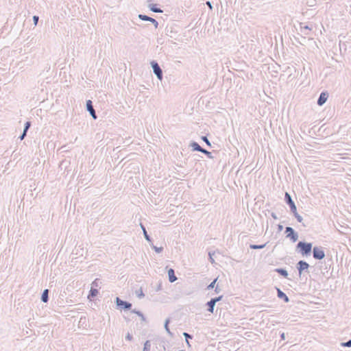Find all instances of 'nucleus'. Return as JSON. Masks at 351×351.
<instances>
[{"mask_svg":"<svg viewBox=\"0 0 351 351\" xmlns=\"http://www.w3.org/2000/svg\"><path fill=\"white\" fill-rule=\"evenodd\" d=\"M221 289L219 287V286H218V285H217V286L215 287V292L216 293H220V292H221Z\"/></svg>","mask_w":351,"mask_h":351,"instance_id":"a19ab883","label":"nucleus"},{"mask_svg":"<svg viewBox=\"0 0 351 351\" xmlns=\"http://www.w3.org/2000/svg\"><path fill=\"white\" fill-rule=\"evenodd\" d=\"M183 336L185 338V341H189V339H192L193 337V335H191L186 332H183Z\"/></svg>","mask_w":351,"mask_h":351,"instance_id":"c756f323","label":"nucleus"},{"mask_svg":"<svg viewBox=\"0 0 351 351\" xmlns=\"http://www.w3.org/2000/svg\"><path fill=\"white\" fill-rule=\"evenodd\" d=\"M30 126H31V122L30 121H27L25 123L23 131L25 132H27V131H28L29 128H30Z\"/></svg>","mask_w":351,"mask_h":351,"instance_id":"7c9ffc66","label":"nucleus"},{"mask_svg":"<svg viewBox=\"0 0 351 351\" xmlns=\"http://www.w3.org/2000/svg\"><path fill=\"white\" fill-rule=\"evenodd\" d=\"M292 213L299 223H302L303 218L298 213L297 210H295V211H293Z\"/></svg>","mask_w":351,"mask_h":351,"instance_id":"5701e85b","label":"nucleus"},{"mask_svg":"<svg viewBox=\"0 0 351 351\" xmlns=\"http://www.w3.org/2000/svg\"><path fill=\"white\" fill-rule=\"evenodd\" d=\"M150 64L154 73L156 75L159 80H162L163 78V73L158 63L156 61L153 60Z\"/></svg>","mask_w":351,"mask_h":351,"instance_id":"20e7f679","label":"nucleus"},{"mask_svg":"<svg viewBox=\"0 0 351 351\" xmlns=\"http://www.w3.org/2000/svg\"><path fill=\"white\" fill-rule=\"evenodd\" d=\"M100 282L99 279L96 278L93 282H92V287H97L99 286V284Z\"/></svg>","mask_w":351,"mask_h":351,"instance_id":"2f4dec72","label":"nucleus"},{"mask_svg":"<svg viewBox=\"0 0 351 351\" xmlns=\"http://www.w3.org/2000/svg\"><path fill=\"white\" fill-rule=\"evenodd\" d=\"M285 202L287 203V204L289 205L291 213L293 211H295V210H297L295 204L293 202V200L292 199L291 196L290 195V194L288 192H285Z\"/></svg>","mask_w":351,"mask_h":351,"instance_id":"423d86ee","label":"nucleus"},{"mask_svg":"<svg viewBox=\"0 0 351 351\" xmlns=\"http://www.w3.org/2000/svg\"><path fill=\"white\" fill-rule=\"evenodd\" d=\"M341 347H348V348L351 347V339H349L348 341H347L346 342L341 343Z\"/></svg>","mask_w":351,"mask_h":351,"instance_id":"cd10ccee","label":"nucleus"},{"mask_svg":"<svg viewBox=\"0 0 351 351\" xmlns=\"http://www.w3.org/2000/svg\"><path fill=\"white\" fill-rule=\"evenodd\" d=\"M280 338L281 339L284 340L285 339V334L284 332H282L281 335H280Z\"/></svg>","mask_w":351,"mask_h":351,"instance_id":"37998d69","label":"nucleus"},{"mask_svg":"<svg viewBox=\"0 0 351 351\" xmlns=\"http://www.w3.org/2000/svg\"><path fill=\"white\" fill-rule=\"evenodd\" d=\"M133 337L130 333H128L125 336V339L128 341H131Z\"/></svg>","mask_w":351,"mask_h":351,"instance_id":"58836bf2","label":"nucleus"},{"mask_svg":"<svg viewBox=\"0 0 351 351\" xmlns=\"http://www.w3.org/2000/svg\"><path fill=\"white\" fill-rule=\"evenodd\" d=\"M202 140L203 141H204V142L206 143V145H208V146H211V144H210V141H208V139L207 136H202Z\"/></svg>","mask_w":351,"mask_h":351,"instance_id":"72a5a7b5","label":"nucleus"},{"mask_svg":"<svg viewBox=\"0 0 351 351\" xmlns=\"http://www.w3.org/2000/svg\"><path fill=\"white\" fill-rule=\"evenodd\" d=\"M189 147L192 148L193 151H197L201 152L202 151V148L197 142L191 141Z\"/></svg>","mask_w":351,"mask_h":351,"instance_id":"ddd939ff","label":"nucleus"},{"mask_svg":"<svg viewBox=\"0 0 351 351\" xmlns=\"http://www.w3.org/2000/svg\"><path fill=\"white\" fill-rule=\"evenodd\" d=\"M311 30V28L309 27L308 25H304V26H301V32L302 34H304L305 36H307L308 34V32L306 31H310Z\"/></svg>","mask_w":351,"mask_h":351,"instance_id":"4be33fe9","label":"nucleus"},{"mask_svg":"<svg viewBox=\"0 0 351 351\" xmlns=\"http://www.w3.org/2000/svg\"><path fill=\"white\" fill-rule=\"evenodd\" d=\"M38 19H39V17L38 16H33V21H34V24L35 25H37L38 22Z\"/></svg>","mask_w":351,"mask_h":351,"instance_id":"c9c22d12","label":"nucleus"},{"mask_svg":"<svg viewBox=\"0 0 351 351\" xmlns=\"http://www.w3.org/2000/svg\"><path fill=\"white\" fill-rule=\"evenodd\" d=\"M168 277H169V281L170 282H174L178 278L175 274L174 269L172 268H170L168 270Z\"/></svg>","mask_w":351,"mask_h":351,"instance_id":"f8f14e48","label":"nucleus"},{"mask_svg":"<svg viewBox=\"0 0 351 351\" xmlns=\"http://www.w3.org/2000/svg\"><path fill=\"white\" fill-rule=\"evenodd\" d=\"M215 304H216L212 300V299H210V300L207 302L206 304V306L208 307L207 311L213 313Z\"/></svg>","mask_w":351,"mask_h":351,"instance_id":"a211bd4d","label":"nucleus"},{"mask_svg":"<svg viewBox=\"0 0 351 351\" xmlns=\"http://www.w3.org/2000/svg\"><path fill=\"white\" fill-rule=\"evenodd\" d=\"M202 153L204 154L208 158L213 159V156L212 154V152L206 150L204 148H202V151H201Z\"/></svg>","mask_w":351,"mask_h":351,"instance_id":"a878e982","label":"nucleus"},{"mask_svg":"<svg viewBox=\"0 0 351 351\" xmlns=\"http://www.w3.org/2000/svg\"><path fill=\"white\" fill-rule=\"evenodd\" d=\"M267 243L256 245V244H250V248L252 250H261L263 249L266 246Z\"/></svg>","mask_w":351,"mask_h":351,"instance_id":"412c9836","label":"nucleus"},{"mask_svg":"<svg viewBox=\"0 0 351 351\" xmlns=\"http://www.w3.org/2000/svg\"><path fill=\"white\" fill-rule=\"evenodd\" d=\"M214 254H215V252H208L209 260H210V262L211 263H215V260H214V259H213V256Z\"/></svg>","mask_w":351,"mask_h":351,"instance_id":"473e14b6","label":"nucleus"},{"mask_svg":"<svg viewBox=\"0 0 351 351\" xmlns=\"http://www.w3.org/2000/svg\"><path fill=\"white\" fill-rule=\"evenodd\" d=\"M282 230H283V226H282V225H281V224H278V232H280V231H282Z\"/></svg>","mask_w":351,"mask_h":351,"instance_id":"79ce46f5","label":"nucleus"},{"mask_svg":"<svg viewBox=\"0 0 351 351\" xmlns=\"http://www.w3.org/2000/svg\"><path fill=\"white\" fill-rule=\"evenodd\" d=\"M313 257L315 260H322L325 257V252L322 246H314L312 249Z\"/></svg>","mask_w":351,"mask_h":351,"instance_id":"f03ea898","label":"nucleus"},{"mask_svg":"<svg viewBox=\"0 0 351 351\" xmlns=\"http://www.w3.org/2000/svg\"><path fill=\"white\" fill-rule=\"evenodd\" d=\"M86 110L90 113V116L93 119H97V116L96 114V112L93 108V102L91 100L88 99L86 101Z\"/></svg>","mask_w":351,"mask_h":351,"instance_id":"6e6552de","label":"nucleus"},{"mask_svg":"<svg viewBox=\"0 0 351 351\" xmlns=\"http://www.w3.org/2000/svg\"><path fill=\"white\" fill-rule=\"evenodd\" d=\"M141 228L143 230V235H144V237L145 239H146V241H147L149 243H152V239L151 238V237L148 234L147 230H146V228L141 223Z\"/></svg>","mask_w":351,"mask_h":351,"instance_id":"4468645a","label":"nucleus"},{"mask_svg":"<svg viewBox=\"0 0 351 351\" xmlns=\"http://www.w3.org/2000/svg\"><path fill=\"white\" fill-rule=\"evenodd\" d=\"M222 298H223V295H219L218 297H215V298H213L211 299L216 304L217 302L221 300Z\"/></svg>","mask_w":351,"mask_h":351,"instance_id":"f704fd0d","label":"nucleus"},{"mask_svg":"<svg viewBox=\"0 0 351 351\" xmlns=\"http://www.w3.org/2000/svg\"><path fill=\"white\" fill-rule=\"evenodd\" d=\"M287 234V237L289 238L293 243L295 242L298 239V234L295 230L291 227H286L285 232Z\"/></svg>","mask_w":351,"mask_h":351,"instance_id":"39448f33","label":"nucleus"},{"mask_svg":"<svg viewBox=\"0 0 351 351\" xmlns=\"http://www.w3.org/2000/svg\"><path fill=\"white\" fill-rule=\"evenodd\" d=\"M139 317H141V319L142 321H145V317L143 313H142V315H139Z\"/></svg>","mask_w":351,"mask_h":351,"instance_id":"c03bdc74","label":"nucleus"},{"mask_svg":"<svg viewBox=\"0 0 351 351\" xmlns=\"http://www.w3.org/2000/svg\"><path fill=\"white\" fill-rule=\"evenodd\" d=\"M217 280V278H215L213 282H211L208 286H207V289L208 290H210V289H212L213 288H215V283Z\"/></svg>","mask_w":351,"mask_h":351,"instance_id":"bb28decb","label":"nucleus"},{"mask_svg":"<svg viewBox=\"0 0 351 351\" xmlns=\"http://www.w3.org/2000/svg\"><path fill=\"white\" fill-rule=\"evenodd\" d=\"M186 345L189 348H191V345L189 343V341H186Z\"/></svg>","mask_w":351,"mask_h":351,"instance_id":"49530a36","label":"nucleus"},{"mask_svg":"<svg viewBox=\"0 0 351 351\" xmlns=\"http://www.w3.org/2000/svg\"><path fill=\"white\" fill-rule=\"evenodd\" d=\"M151 342L149 340H147L144 343V347L143 351H150L151 349Z\"/></svg>","mask_w":351,"mask_h":351,"instance_id":"393cba45","label":"nucleus"},{"mask_svg":"<svg viewBox=\"0 0 351 351\" xmlns=\"http://www.w3.org/2000/svg\"><path fill=\"white\" fill-rule=\"evenodd\" d=\"M150 245H151V247L156 252V253H160L163 251V247H157V246H155L152 242V243H149Z\"/></svg>","mask_w":351,"mask_h":351,"instance_id":"b1692460","label":"nucleus"},{"mask_svg":"<svg viewBox=\"0 0 351 351\" xmlns=\"http://www.w3.org/2000/svg\"><path fill=\"white\" fill-rule=\"evenodd\" d=\"M276 273H278L279 275L283 276L284 278L288 277V272L284 268H276L274 270Z\"/></svg>","mask_w":351,"mask_h":351,"instance_id":"dca6fc26","label":"nucleus"},{"mask_svg":"<svg viewBox=\"0 0 351 351\" xmlns=\"http://www.w3.org/2000/svg\"><path fill=\"white\" fill-rule=\"evenodd\" d=\"M309 264L305 261L302 260L299 261L296 265V268L300 275H301L303 271L307 270L309 268Z\"/></svg>","mask_w":351,"mask_h":351,"instance_id":"0eeeda50","label":"nucleus"},{"mask_svg":"<svg viewBox=\"0 0 351 351\" xmlns=\"http://www.w3.org/2000/svg\"><path fill=\"white\" fill-rule=\"evenodd\" d=\"M149 8L151 11L156 13H162L163 11L160 8H158L156 4H149Z\"/></svg>","mask_w":351,"mask_h":351,"instance_id":"6ab92c4d","label":"nucleus"},{"mask_svg":"<svg viewBox=\"0 0 351 351\" xmlns=\"http://www.w3.org/2000/svg\"><path fill=\"white\" fill-rule=\"evenodd\" d=\"M98 293H99V291L97 289L91 287V289L89 291L88 295V298L89 300H91L92 298H94L95 297H96L98 295Z\"/></svg>","mask_w":351,"mask_h":351,"instance_id":"f3484780","label":"nucleus"},{"mask_svg":"<svg viewBox=\"0 0 351 351\" xmlns=\"http://www.w3.org/2000/svg\"><path fill=\"white\" fill-rule=\"evenodd\" d=\"M131 312H132V313H135V314L138 315V316H139V315H142V313H141L140 311H138V310H136V309L132 310V311H131Z\"/></svg>","mask_w":351,"mask_h":351,"instance_id":"e433bc0d","label":"nucleus"},{"mask_svg":"<svg viewBox=\"0 0 351 351\" xmlns=\"http://www.w3.org/2000/svg\"><path fill=\"white\" fill-rule=\"evenodd\" d=\"M276 289L277 291V296L280 299L283 300V301L287 303L289 302V297L280 289L276 287Z\"/></svg>","mask_w":351,"mask_h":351,"instance_id":"9b49d317","label":"nucleus"},{"mask_svg":"<svg viewBox=\"0 0 351 351\" xmlns=\"http://www.w3.org/2000/svg\"><path fill=\"white\" fill-rule=\"evenodd\" d=\"M136 294L138 298H142L145 295L141 289L136 291Z\"/></svg>","mask_w":351,"mask_h":351,"instance_id":"c85d7f7f","label":"nucleus"},{"mask_svg":"<svg viewBox=\"0 0 351 351\" xmlns=\"http://www.w3.org/2000/svg\"><path fill=\"white\" fill-rule=\"evenodd\" d=\"M115 303L118 308L123 309L125 311H129L132 308V304L128 301H125L119 298V297L116 298Z\"/></svg>","mask_w":351,"mask_h":351,"instance_id":"7ed1b4c3","label":"nucleus"},{"mask_svg":"<svg viewBox=\"0 0 351 351\" xmlns=\"http://www.w3.org/2000/svg\"><path fill=\"white\" fill-rule=\"evenodd\" d=\"M26 135H27V132H25L24 131H23V133L19 136V138H20V140H23L26 136Z\"/></svg>","mask_w":351,"mask_h":351,"instance_id":"4c0bfd02","label":"nucleus"},{"mask_svg":"<svg viewBox=\"0 0 351 351\" xmlns=\"http://www.w3.org/2000/svg\"><path fill=\"white\" fill-rule=\"evenodd\" d=\"M138 18L142 21L151 22L156 28H157L158 26V22L154 18H152L147 15L140 14H138Z\"/></svg>","mask_w":351,"mask_h":351,"instance_id":"1a4fd4ad","label":"nucleus"},{"mask_svg":"<svg viewBox=\"0 0 351 351\" xmlns=\"http://www.w3.org/2000/svg\"><path fill=\"white\" fill-rule=\"evenodd\" d=\"M328 97V93L327 92H322L318 97L317 104L318 106H323L327 101Z\"/></svg>","mask_w":351,"mask_h":351,"instance_id":"9d476101","label":"nucleus"},{"mask_svg":"<svg viewBox=\"0 0 351 351\" xmlns=\"http://www.w3.org/2000/svg\"><path fill=\"white\" fill-rule=\"evenodd\" d=\"M40 300L43 302L47 303L49 301V290L45 289L42 293Z\"/></svg>","mask_w":351,"mask_h":351,"instance_id":"2eb2a0df","label":"nucleus"},{"mask_svg":"<svg viewBox=\"0 0 351 351\" xmlns=\"http://www.w3.org/2000/svg\"><path fill=\"white\" fill-rule=\"evenodd\" d=\"M170 323V318H167L166 319L165 322V324H164V327H165V330L167 331V332L171 336V337H173V334L171 332L170 329H169V324Z\"/></svg>","mask_w":351,"mask_h":351,"instance_id":"aec40b11","label":"nucleus"},{"mask_svg":"<svg viewBox=\"0 0 351 351\" xmlns=\"http://www.w3.org/2000/svg\"><path fill=\"white\" fill-rule=\"evenodd\" d=\"M206 5L209 8L210 10H213L212 3L209 1L206 2Z\"/></svg>","mask_w":351,"mask_h":351,"instance_id":"ea45409f","label":"nucleus"},{"mask_svg":"<svg viewBox=\"0 0 351 351\" xmlns=\"http://www.w3.org/2000/svg\"><path fill=\"white\" fill-rule=\"evenodd\" d=\"M296 248L302 256H308L311 255L313 249L312 243L306 241H299L296 245Z\"/></svg>","mask_w":351,"mask_h":351,"instance_id":"f257e3e1","label":"nucleus"},{"mask_svg":"<svg viewBox=\"0 0 351 351\" xmlns=\"http://www.w3.org/2000/svg\"><path fill=\"white\" fill-rule=\"evenodd\" d=\"M271 217H272L274 219H277V216H276V215L274 213H271Z\"/></svg>","mask_w":351,"mask_h":351,"instance_id":"a18cd8bd","label":"nucleus"}]
</instances>
